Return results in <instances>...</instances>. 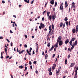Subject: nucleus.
<instances>
[{
	"mask_svg": "<svg viewBox=\"0 0 78 78\" xmlns=\"http://www.w3.org/2000/svg\"><path fill=\"white\" fill-rule=\"evenodd\" d=\"M60 70H61V66H59L58 69V71H57V70H56V72L57 75H58L59 74Z\"/></svg>",
	"mask_w": 78,
	"mask_h": 78,
	"instance_id": "1",
	"label": "nucleus"
},
{
	"mask_svg": "<svg viewBox=\"0 0 78 78\" xmlns=\"http://www.w3.org/2000/svg\"><path fill=\"white\" fill-rule=\"evenodd\" d=\"M52 18L53 21H55V19L56 18V14H54L52 15Z\"/></svg>",
	"mask_w": 78,
	"mask_h": 78,
	"instance_id": "2",
	"label": "nucleus"
},
{
	"mask_svg": "<svg viewBox=\"0 0 78 78\" xmlns=\"http://www.w3.org/2000/svg\"><path fill=\"white\" fill-rule=\"evenodd\" d=\"M62 44H63V41L61 40L60 41L59 43V46H61Z\"/></svg>",
	"mask_w": 78,
	"mask_h": 78,
	"instance_id": "3",
	"label": "nucleus"
},
{
	"mask_svg": "<svg viewBox=\"0 0 78 78\" xmlns=\"http://www.w3.org/2000/svg\"><path fill=\"white\" fill-rule=\"evenodd\" d=\"M56 64L55 63L53 65V66L52 67V69L53 70H54L55 68H56Z\"/></svg>",
	"mask_w": 78,
	"mask_h": 78,
	"instance_id": "4",
	"label": "nucleus"
},
{
	"mask_svg": "<svg viewBox=\"0 0 78 78\" xmlns=\"http://www.w3.org/2000/svg\"><path fill=\"white\" fill-rule=\"evenodd\" d=\"M51 28V25H50L49 27V29L50 31L49 33H51V30H52V29Z\"/></svg>",
	"mask_w": 78,
	"mask_h": 78,
	"instance_id": "5",
	"label": "nucleus"
},
{
	"mask_svg": "<svg viewBox=\"0 0 78 78\" xmlns=\"http://www.w3.org/2000/svg\"><path fill=\"white\" fill-rule=\"evenodd\" d=\"M40 26L42 28H44V27H45V25L42 23H41Z\"/></svg>",
	"mask_w": 78,
	"mask_h": 78,
	"instance_id": "6",
	"label": "nucleus"
},
{
	"mask_svg": "<svg viewBox=\"0 0 78 78\" xmlns=\"http://www.w3.org/2000/svg\"><path fill=\"white\" fill-rule=\"evenodd\" d=\"M67 4V1H65V8H66L67 6H68V4Z\"/></svg>",
	"mask_w": 78,
	"mask_h": 78,
	"instance_id": "7",
	"label": "nucleus"
},
{
	"mask_svg": "<svg viewBox=\"0 0 78 78\" xmlns=\"http://www.w3.org/2000/svg\"><path fill=\"white\" fill-rule=\"evenodd\" d=\"M50 3L51 4V5H53L55 3V2H54V0H51L50 2Z\"/></svg>",
	"mask_w": 78,
	"mask_h": 78,
	"instance_id": "8",
	"label": "nucleus"
},
{
	"mask_svg": "<svg viewBox=\"0 0 78 78\" xmlns=\"http://www.w3.org/2000/svg\"><path fill=\"white\" fill-rule=\"evenodd\" d=\"M48 19L49 20L51 21V19L52 18V16L51 15H50L49 16Z\"/></svg>",
	"mask_w": 78,
	"mask_h": 78,
	"instance_id": "9",
	"label": "nucleus"
},
{
	"mask_svg": "<svg viewBox=\"0 0 78 78\" xmlns=\"http://www.w3.org/2000/svg\"><path fill=\"white\" fill-rule=\"evenodd\" d=\"M63 7H64L63 6H60V10H61V11H63Z\"/></svg>",
	"mask_w": 78,
	"mask_h": 78,
	"instance_id": "10",
	"label": "nucleus"
},
{
	"mask_svg": "<svg viewBox=\"0 0 78 78\" xmlns=\"http://www.w3.org/2000/svg\"><path fill=\"white\" fill-rule=\"evenodd\" d=\"M69 42V41L68 39H67L66 40V41H65V43L66 44H67V43Z\"/></svg>",
	"mask_w": 78,
	"mask_h": 78,
	"instance_id": "11",
	"label": "nucleus"
},
{
	"mask_svg": "<svg viewBox=\"0 0 78 78\" xmlns=\"http://www.w3.org/2000/svg\"><path fill=\"white\" fill-rule=\"evenodd\" d=\"M62 25H63V23H62V22H61L60 24V28H62Z\"/></svg>",
	"mask_w": 78,
	"mask_h": 78,
	"instance_id": "12",
	"label": "nucleus"
},
{
	"mask_svg": "<svg viewBox=\"0 0 78 78\" xmlns=\"http://www.w3.org/2000/svg\"><path fill=\"white\" fill-rule=\"evenodd\" d=\"M73 45H74V46H75V45H77V40L75 41V42L74 43Z\"/></svg>",
	"mask_w": 78,
	"mask_h": 78,
	"instance_id": "13",
	"label": "nucleus"
},
{
	"mask_svg": "<svg viewBox=\"0 0 78 78\" xmlns=\"http://www.w3.org/2000/svg\"><path fill=\"white\" fill-rule=\"evenodd\" d=\"M76 31V30L75 29L73 28L72 30V32L73 33H75Z\"/></svg>",
	"mask_w": 78,
	"mask_h": 78,
	"instance_id": "14",
	"label": "nucleus"
},
{
	"mask_svg": "<svg viewBox=\"0 0 78 78\" xmlns=\"http://www.w3.org/2000/svg\"><path fill=\"white\" fill-rule=\"evenodd\" d=\"M54 47H55L54 46H52L51 48L49 50V51H51V50H53V49L54 48Z\"/></svg>",
	"mask_w": 78,
	"mask_h": 78,
	"instance_id": "15",
	"label": "nucleus"
},
{
	"mask_svg": "<svg viewBox=\"0 0 78 78\" xmlns=\"http://www.w3.org/2000/svg\"><path fill=\"white\" fill-rule=\"evenodd\" d=\"M75 39H76V38H75V37H73L72 39H71V41H75Z\"/></svg>",
	"mask_w": 78,
	"mask_h": 78,
	"instance_id": "16",
	"label": "nucleus"
},
{
	"mask_svg": "<svg viewBox=\"0 0 78 78\" xmlns=\"http://www.w3.org/2000/svg\"><path fill=\"white\" fill-rule=\"evenodd\" d=\"M69 44L71 46L73 45V44L72 43V41H70L69 42Z\"/></svg>",
	"mask_w": 78,
	"mask_h": 78,
	"instance_id": "17",
	"label": "nucleus"
},
{
	"mask_svg": "<svg viewBox=\"0 0 78 78\" xmlns=\"http://www.w3.org/2000/svg\"><path fill=\"white\" fill-rule=\"evenodd\" d=\"M68 20V18H67V17H66L65 18L64 20L65 21V22H67Z\"/></svg>",
	"mask_w": 78,
	"mask_h": 78,
	"instance_id": "18",
	"label": "nucleus"
},
{
	"mask_svg": "<svg viewBox=\"0 0 78 78\" xmlns=\"http://www.w3.org/2000/svg\"><path fill=\"white\" fill-rule=\"evenodd\" d=\"M29 0H28H28H24V2H27V3H30V2H29Z\"/></svg>",
	"mask_w": 78,
	"mask_h": 78,
	"instance_id": "19",
	"label": "nucleus"
},
{
	"mask_svg": "<svg viewBox=\"0 0 78 78\" xmlns=\"http://www.w3.org/2000/svg\"><path fill=\"white\" fill-rule=\"evenodd\" d=\"M50 12H49V11H48L47 12V16L48 17H49V16L50 15Z\"/></svg>",
	"mask_w": 78,
	"mask_h": 78,
	"instance_id": "20",
	"label": "nucleus"
},
{
	"mask_svg": "<svg viewBox=\"0 0 78 78\" xmlns=\"http://www.w3.org/2000/svg\"><path fill=\"white\" fill-rule=\"evenodd\" d=\"M62 37L61 36H59L58 37V40H59V41H61V39Z\"/></svg>",
	"mask_w": 78,
	"mask_h": 78,
	"instance_id": "21",
	"label": "nucleus"
},
{
	"mask_svg": "<svg viewBox=\"0 0 78 78\" xmlns=\"http://www.w3.org/2000/svg\"><path fill=\"white\" fill-rule=\"evenodd\" d=\"M19 67L20 68V69H22L23 68V66L22 65L21 66H19Z\"/></svg>",
	"mask_w": 78,
	"mask_h": 78,
	"instance_id": "22",
	"label": "nucleus"
},
{
	"mask_svg": "<svg viewBox=\"0 0 78 78\" xmlns=\"http://www.w3.org/2000/svg\"><path fill=\"white\" fill-rule=\"evenodd\" d=\"M51 27L52 30H54V28H55V27H54V25L53 24H52V25Z\"/></svg>",
	"mask_w": 78,
	"mask_h": 78,
	"instance_id": "23",
	"label": "nucleus"
},
{
	"mask_svg": "<svg viewBox=\"0 0 78 78\" xmlns=\"http://www.w3.org/2000/svg\"><path fill=\"white\" fill-rule=\"evenodd\" d=\"M47 46L48 47H50V43L49 42L48 43V44Z\"/></svg>",
	"mask_w": 78,
	"mask_h": 78,
	"instance_id": "24",
	"label": "nucleus"
},
{
	"mask_svg": "<svg viewBox=\"0 0 78 78\" xmlns=\"http://www.w3.org/2000/svg\"><path fill=\"white\" fill-rule=\"evenodd\" d=\"M36 52L37 53L38 52V48H39V47L38 46H37V47L36 48Z\"/></svg>",
	"mask_w": 78,
	"mask_h": 78,
	"instance_id": "25",
	"label": "nucleus"
},
{
	"mask_svg": "<svg viewBox=\"0 0 78 78\" xmlns=\"http://www.w3.org/2000/svg\"><path fill=\"white\" fill-rule=\"evenodd\" d=\"M76 30H78V25H77L76 26Z\"/></svg>",
	"mask_w": 78,
	"mask_h": 78,
	"instance_id": "26",
	"label": "nucleus"
},
{
	"mask_svg": "<svg viewBox=\"0 0 78 78\" xmlns=\"http://www.w3.org/2000/svg\"><path fill=\"white\" fill-rule=\"evenodd\" d=\"M5 50L6 54H7V48H5Z\"/></svg>",
	"mask_w": 78,
	"mask_h": 78,
	"instance_id": "27",
	"label": "nucleus"
},
{
	"mask_svg": "<svg viewBox=\"0 0 78 78\" xmlns=\"http://www.w3.org/2000/svg\"><path fill=\"white\" fill-rule=\"evenodd\" d=\"M66 23L67 27H68V23H69V22L68 21H66Z\"/></svg>",
	"mask_w": 78,
	"mask_h": 78,
	"instance_id": "28",
	"label": "nucleus"
},
{
	"mask_svg": "<svg viewBox=\"0 0 78 78\" xmlns=\"http://www.w3.org/2000/svg\"><path fill=\"white\" fill-rule=\"evenodd\" d=\"M48 57V55L47 54H46L45 56V59H47V58Z\"/></svg>",
	"mask_w": 78,
	"mask_h": 78,
	"instance_id": "29",
	"label": "nucleus"
},
{
	"mask_svg": "<svg viewBox=\"0 0 78 78\" xmlns=\"http://www.w3.org/2000/svg\"><path fill=\"white\" fill-rule=\"evenodd\" d=\"M74 47H75V46H74V45H73L72 47L71 48V50H72Z\"/></svg>",
	"mask_w": 78,
	"mask_h": 78,
	"instance_id": "30",
	"label": "nucleus"
},
{
	"mask_svg": "<svg viewBox=\"0 0 78 78\" xmlns=\"http://www.w3.org/2000/svg\"><path fill=\"white\" fill-rule=\"evenodd\" d=\"M47 3H48V1L45 4V5L44 6V8H45L46 7V6H47Z\"/></svg>",
	"mask_w": 78,
	"mask_h": 78,
	"instance_id": "31",
	"label": "nucleus"
},
{
	"mask_svg": "<svg viewBox=\"0 0 78 78\" xmlns=\"http://www.w3.org/2000/svg\"><path fill=\"white\" fill-rule=\"evenodd\" d=\"M35 73H36V74H37V75L38 74V73H39V72L37 71V70H36L35 71Z\"/></svg>",
	"mask_w": 78,
	"mask_h": 78,
	"instance_id": "32",
	"label": "nucleus"
},
{
	"mask_svg": "<svg viewBox=\"0 0 78 78\" xmlns=\"http://www.w3.org/2000/svg\"><path fill=\"white\" fill-rule=\"evenodd\" d=\"M57 5V2L56 1L55 3V7H56Z\"/></svg>",
	"mask_w": 78,
	"mask_h": 78,
	"instance_id": "33",
	"label": "nucleus"
},
{
	"mask_svg": "<svg viewBox=\"0 0 78 78\" xmlns=\"http://www.w3.org/2000/svg\"><path fill=\"white\" fill-rule=\"evenodd\" d=\"M70 58V55L69 54L68 55V58L69 59V58Z\"/></svg>",
	"mask_w": 78,
	"mask_h": 78,
	"instance_id": "34",
	"label": "nucleus"
},
{
	"mask_svg": "<svg viewBox=\"0 0 78 78\" xmlns=\"http://www.w3.org/2000/svg\"><path fill=\"white\" fill-rule=\"evenodd\" d=\"M48 71L50 72H51V67H50V69H48Z\"/></svg>",
	"mask_w": 78,
	"mask_h": 78,
	"instance_id": "35",
	"label": "nucleus"
},
{
	"mask_svg": "<svg viewBox=\"0 0 78 78\" xmlns=\"http://www.w3.org/2000/svg\"><path fill=\"white\" fill-rule=\"evenodd\" d=\"M65 73H68V71L67 70H65Z\"/></svg>",
	"mask_w": 78,
	"mask_h": 78,
	"instance_id": "36",
	"label": "nucleus"
},
{
	"mask_svg": "<svg viewBox=\"0 0 78 78\" xmlns=\"http://www.w3.org/2000/svg\"><path fill=\"white\" fill-rule=\"evenodd\" d=\"M31 61H30L29 62V64H30V65H31Z\"/></svg>",
	"mask_w": 78,
	"mask_h": 78,
	"instance_id": "37",
	"label": "nucleus"
},
{
	"mask_svg": "<svg viewBox=\"0 0 78 78\" xmlns=\"http://www.w3.org/2000/svg\"><path fill=\"white\" fill-rule=\"evenodd\" d=\"M55 48H58V45L56 44H55Z\"/></svg>",
	"mask_w": 78,
	"mask_h": 78,
	"instance_id": "38",
	"label": "nucleus"
},
{
	"mask_svg": "<svg viewBox=\"0 0 78 78\" xmlns=\"http://www.w3.org/2000/svg\"><path fill=\"white\" fill-rule=\"evenodd\" d=\"M77 78V75L75 74L74 78Z\"/></svg>",
	"mask_w": 78,
	"mask_h": 78,
	"instance_id": "39",
	"label": "nucleus"
},
{
	"mask_svg": "<svg viewBox=\"0 0 78 78\" xmlns=\"http://www.w3.org/2000/svg\"><path fill=\"white\" fill-rule=\"evenodd\" d=\"M75 72L76 73L75 75H77V70L76 69Z\"/></svg>",
	"mask_w": 78,
	"mask_h": 78,
	"instance_id": "40",
	"label": "nucleus"
},
{
	"mask_svg": "<svg viewBox=\"0 0 78 78\" xmlns=\"http://www.w3.org/2000/svg\"><path fill=\"white\" fill-rule=\"evenodd\" d=\"M72 6H74L75 5V3L74 2H73L72 3Z\"/></svg>",
	"mask_w": 78,
	"mask_h": 78,
	"instance_id": "41",
	"label": "nucleus"
},
{
	"mask_svg": "<svg viewBox=\"0 0 78 78\" xmlns=\"http://www.w3.org/2000/svg\"><path fill=\"white\" fill-rule=\"evenodd\" d=\"M37 63V62L36 61H34L33 62V63L36 64Z\"/></svg>",
	"mask_w": 78,
	"mask_h": 78,
	"instance_id": "42",
	"label": "nucleus"
},
{
	"mask_svg": "<svg viewBox=\"0 0 78 78\" xmlns=\"http://www.w3.org/2000/svg\"><path fill=\"white\" fill-rule=\"evenodd\" d=\"M69 50L70 51H72V50H71V49L70 48H68V51Z\"/></svg>",
	"mask_w": 78,
	"mask_h": 78,
	"instance_id": "43",
	"label": "nucleus"
},
{
	"mask_svg": "<svg viewBox=\"0 0 78 78\" xmlns=\"http://www.w3.org/2000/svg\"><path fill=\"white\" fill-rule=\"evenodd\" d=\"M66 24L65 23L63 25V26H62V27L63 28H64V27H65V25Z\"/></svg>",
	"mask_w": 78,
	"mask_h": 78,
	"instance_id": "44",
	"label": "nucleus"
},
{
	"mask_svg": "<svg viewBox=\"0 0 78 78\" xmlns=\"http://www.w3.org/2000/svg\"><path fill=\"white\" fill-rule=\"evenodd\" d=\"M60 40H58V39L57 40V42H58V43H59V42H60V41H59Z\"/></svg>",
	"mask_w": 78,
	"mask_h": 78,
	"instance_id": "45",
	"label": "nucleus"
},
{
	"mask_svg": "<svg viewBox=\"0 0 78 78\" xmlns=\"http://www.w3.org/2000/svg\"><path fill=\"white\" fill-rule=\"evenodd\" d=\"M52 75V72H50L49 73V75Z\"/></svg>",
	"mask_w": 78,
	"mask_h": 78,
	"instance_id": "46",
	"label": "nucleus"
},
{
	"mask_svg": "<svg viewBox=\"0 0 78 78\" xmlns=\"http://www.w3.org/2000/svg\"><path fill=\"white\" fill-rule=\"evenodd\" d=\"M46 11H46L45 10V11H44V12H43V15H44V13H45V12Z\"/></svg>",
	"mask_w": 78,
	"mask_h": 78,
	"instance_id": "47",
	"label": "nucleus"
},
{
	"mask_svg": "<svg viewBox=\"0 0 78 78\" xmlns=\"http://www.w3.org/2000/svg\"><path fill=\"white\" fill-rule=\"evenodd\" d=\"M24 47H25V48H27V44H25V45H24Z\"/></svg>",
	"mask_w": 78,
	"mask_h": 78,
	"instance_id": "48",
	"label": "nucleus"
},
{
	"mask_svg": "<svg viewBox=\"0 0 78 78\" xmlns=\"http://www.w3.org/2000/svg\"><path fill=\"white\" fill-rule=\"evenodd\" d=\"M55 56V54H54L52 56V58H53Z\"/></svg>",
	"mask_w": 78,
	"mask_h": 78,
	"instance_id": "49",
	"label": "nucleus"
},
{
	"mask_svg": "<svg viewBox=\"0 0 78 78\" xmlns=\"http://www.w3.org/2000/svg\"><path fill=\"white\" fill-rule=\"evenodd\" d=\"M13 44V43H12V42H11V47H12V44Z\"/></svg>",
	"mask_w": 78,
	"mask_h": 78,
	"instance_id": "50",
	"label": "nucleus"
},
{
	"mask_svg": "<svg viewBox=\"0 0 78 78\" xmlns=\"http://www.w3.org/2000/svg\"><path fill=\"white\" fill-rule=\"evenodd\" d=\"M3 39V37L2 36L0 37V39Z\"/></svg>",
	"mask_w": 78,
	"mask_h": 78,
	"instance_id": "51",
	"label": "nucleus"
},
{
	"mask_svg": "<svg viewBox=\"0 0 78 78\" xmlns=\"http://www.w3.org/2000/svg\"><path fill=\"white\" fill-rule=\"evenodd\" d=\"M9 56L7 55L6 56V58L8 59V58H9Z\"/></svg>",
	"mask_w": 78,
	"mask_h": 78,
	"instance_id": "52",
	"label": "nucleus"
},
{
	"mask_svg": "<svg viewBox=\"0 0 78 78\" xmlns=\"http://www.w3.org/2000/svg\"><path fill=\"white\" fill-rule=\"evenodd\" d=\"M13 17H15V18H16V16L14 15L13 16Z\"/></svg>",
	"mask_w": 78,
	"mask_h": 78,
	"instance_id": "53",
	"label": "nucleus"
},
{
	"mask_svg": "<svg viewBox=\"0 0 78 78\" xmlns=\"http://www.w3.org/2000/svg\"><path fill=\"white\" fill-rule=\"evenodd\" d=\"M44 30L45 31H47V28H45V29H44Z\"/></svg>",
	"mask_w": 78,
	"mask_h": 78,
	"instance_id": "54",
	"label": "nucleus"
},
{
	"mask_svg": "<svg viewBox=\"0 0 78 78\" xmlns=\"http://www.w3.org/2000/svg\"><path fill=\"white\" fill-rule=\"evenodd\" d=\"M42 28V27H41V26H39V28H40V30H41Z\"/></svg>",
	"mask_w": 78,
	"mask_h": 78,
	"instance_id": "55",
	"label": "nucleus"
},
{
	"mask_svg": "<svg viewBox=\"0 0 78 78\" xmlns=\"http://www.w3.org/2000/svg\"><path fill=\"white\" fill-rule=\"evenodd\" d=\"M56 48H55L54 49V51H56Z\"/></svg>",
	"mask_w": 78,
	"mask_h": 78,
	"instance_id": "56",
	"label": "nucleus"
},
{
	"mask_svg": "<svg viewBox=\"0 0 78 78\" xmlns=\"http://www.w3.org/2000/svg\"><path fill=\"white\" fill-rule=\"evenodd\" d=\"M2 3H5V2L4 1H2Z\"/></svg>",
	"mask_w": 78,
	"mask_h": 78,
	"instance_id": "57",
	"label": "nucleus"
},
{
	"mask_svg": "<svg viewBox=\"0 0 78 78\" xmlns=\"http://www.w3.org/2000/svg\"><path fill=\"white\" fill-rule=\"evenodd\" d=\"M42 19V21H44V17H43Z\"/></svg>",
	"mask_w": 78,
	"mask_h": 78,
	"instance_id": "58",
	"label": "nucleus"
},
{
	"mask_svg": "<svg viewBox=\"0 0 78 78\" xmlns=\"http://www.w3.org/2000/svg\"><path fill=\"white\" fill-rule=\"evenodd\" d=\"M34 3V0L32 1L31 2V4H33Z\"/></svg>",
	"mask_w": 78,
	"mask_h": 78,
	"instance_id": "59",
	"label": "nucleus"
},
{
	"mask_svg": "<svg viewBox=\"0 0 78 78\" xmlns=\"http://www.w3.org/2000/svg\"><path fill=\"white\" fill-rule=\"evenodd\" d=\"M70 67H73V64L72 63H71V65L70 66Z\"/></svg>",
	"mask_w": 78,
	"mask_h": 78,
	"instance_id": "60",
	"label": "nucleus"
},
{
	"mask_svg": "<svg viewBox=\"0 0 78 78\" xmlns=\"http://www.w3.org/2000/svg\"><path fill=\"white\" fill-rule=\"evenodd\" d=\"M26 51H27V53H28L29 52V51H28V50L27 49Z\"/></svg>",
	"mask_w": 78,
	"mask_h": 78,
	"instance_id": "61",
	"label": "nucleus"
},
{
	"mask_svg": "<svg viewBox=\"0 0 78 78\" xmlns=\"http://www.w3.org/2000/svg\"><path fill=\"white\" fill-rule=\"evenodd\" d=\"M30 69H33V67H32V66H30Z\"/></svg>",
	"mask_w": 78,
	"mask_h": 78,
	"instance_id": "62",
	"label": "nucleus"
},
{
	"mask_svg": "<svg viewBox=\"0 0 78 78\" xmlns=\"http://www.w3.org/2000/svg\"><path fill=\"white\" fill-rule=\"evenodd\" d=\"M70 12V7H69V12Z\"/></svg>",
	"mask_w": 78,
	"mask_h": 78,
	"instance_id": "63",
	"label": "nucleus"
},
{
	"mask_svg": "<svg viewBox=\"0 0 78 78\" xmlns=\"http://www.w3.org/2000/svg\"><path fill=\"white\" fill-rule=\"evenodd\" d=\"M35 54V53L34 52V51H33V54L34 55V54Z\"/></svg>",
	"mask_w": 78,
	"mask_h": 78,
	"instance_id": "64",
	"label": "nucleus"
}]
</instances>
